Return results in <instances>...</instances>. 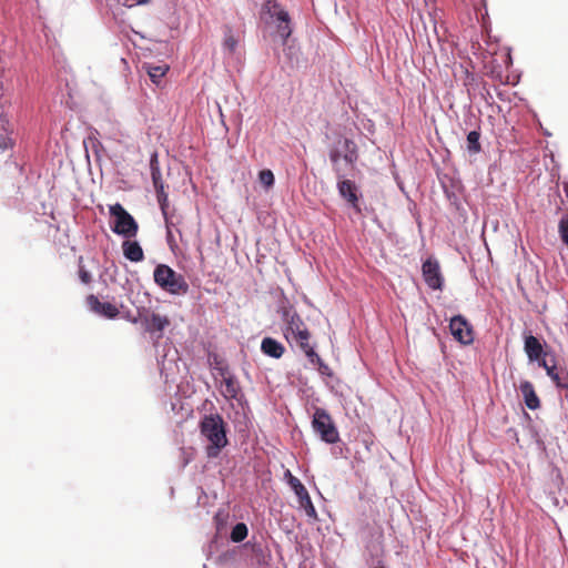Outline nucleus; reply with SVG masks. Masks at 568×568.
I'll use <instances>...</instances> for the list:
<instances>
[{
    "mask_svg": "<svg viewBox=\"0 0 568 568\" xmlns=\"http://www.w3.org/2000/svg\"><path fill=\"white\" fill-rule=\"evenodd\" d=\"M200 433L207 440L206 455L216 458L229 444L226 424L220 414L204 415L200 422Z\"/></svg>",
    "mask_w": 568,
    "mask_h": 568,
    "instance_id": "obj_1",
    "label": "nucleus"
},
{
    "mask_svg": "<svg viewBox=\"0 0 568 568\" xmlns=\"http://www.w3.org/2000/svg\"><path fill=\"white\" fill-rule=\"evenodd\" d=\"M328 158L335 175L354 169L358 158V146L349 138L338 135L328 146Z\"/></svg>",
    "mask_w": 568,
    "mask_h": 568,
    "instance_id": "obj_2",
    "label": "nucleus"
},
{
    "mask_svg": "<svg viewBox=\"0 0 568 568\" xmlns=\"http://www.w3.org/2000/svg\"><path fill=\"white\" fill-rule=\"evenodd\" d=\"M153 281L162 291L171 295H184L190 288L184 275L163 263L156 264Z\"/></svg>",
    "mask_w": 568,
    "mask_h": 568,
    "instance_id": "obj_3",
    "label": "nucleus"
},
{
    "mask_svg": "<svg viewBox=\"0 0 568 568\" xmlns=\"http://www.w3.org/2000/svg\"><path fill=\"white\" fill-rule=\"evenodd\" d=\"M262 11L270 17L271 23L275 27L276 36L281 39L282 44H285L293 32L288 11L277 0H265Z\"/></svg>",
    "mask_w": 568,
    "mask_h": 568,
    "instance_id": "obj_4",
    "label": "nucleus"
},
{
    "mask_svg": "<svg viewBox=\"0 0 568 568\" xmlns=\"http://www.w3.org/2000/svg\"><path fill=\"white\" fill-rule=\"evenodd\" d=\"M109 213L112 217L110 229L116 235H121L124 239L135 237L139 225L133 217L120 203H114L109 206Z\"/></svg>",
    "mask_w": 568,
    "mask_h": 568,
    "instance_id": "obj_5",
    "label": "nucleus"
},
{
    "mask_svg": "<svg viewBox=\"0 0 568 568\" xmlns=\"http://www.w3.org/2000/svg\"><path fill=\"white\" fill-rule=\"evenodd\" d=\"M312 427L326 444L339 442V433L331 415L321 407H316L312 418Z\"/></svg>",
    "mask_w": 568,
    "mask_h": 568,
    "instance_id": "obj_6",
    "label": "nucleus"
},
{
    "mask_svg": "<svg viewBox=\"0 0 568 568\" xmlns=\"http://www.w3.org/2000/svg\"><path fill=\"white\" fill-rule=\"evenodd\" d=\"M283 318L286 322L285 337L287 341L294 339L297 343L310 339V332L302 317L292 310L283 311Z\"/></svg>",
    "mask_w": 568,
    "mask_h": 568,
    "instance_id": "obj_7",
    "label": "nucleus"
},
{
    "mask_svg": "<svg viewBox=\"0 0 568 568\" xmlns=\"http://www.w3.org/2000/svg\"><path fill=\"white\" fill-rule=\"evenodd\" d=\"M341 175H335L337 182L336 187L338 195L345 200L348 205L356 210L357 212L361 211L358 206L359 197H361V191L357 184L353 181L347 179V172H341Z\"/></svg>",
    "mask_w": 568,
    "mask_h": 568,
    "instance_id": "obj_8",
    "label": "nucleus"
},
{
    "mask_svg": "<svg viewBox=\"0 0 568 568\" xmlns=\"http://www.w3.org/2000/svg\"><path fill=\"white\" fill-rule=\"evenodd\" d=\"M288 477V485L297 496L301 507L310 518L317 519V511L312 503L310 494L302 481L293 476L290 470L285 474Z\"/></svg>",
    "mask_w": 568,
    "mask_h": 568,
    "instance_id": "obj_9",
    "label": "nucleus"
},
{
    "mask_svg": "<svg viewBox=\"0 0 568 568\" xmlns=\"http://www.w3.org/2000/svg\"><path fill=\"white\" fill-rule=\"evenodd\" d=\"M538 366L545 369L546 375L551 379L558 392H568L567 367L558 366L554 359H542Z\"/></svg>",
    "mask_w": 568,
    "mask_h": 568,
    "instance_id": "obj_10",
    "label": "nucleus"
},
{
    "mask_svg": "<svg viewBox=\"0 0 568 568\" xmlns=\"http://www.w3.org/2000/svg\"><path fill=\"white\" fill-rule=\"evenodd\" d=\"M449 329L453 337L463 345H469L474 341L473 326L465 316L458 314L450 318Z\"/></svg>",
    "mask_w": 568,
    "mask_h": 568,
    "instance_id": "obj_11",
    "label": "nucleus"
},
{
    "mask_svg": "<svg viewBox=\"0 0 568 568\" xmlns=\"http://www.w3.org/2000/svg\"><path fill=\"white\" fill-rule=\"evenodd\" d=\"M422 273L429 288L434 291L443 288L444 277L437 260L428 257L422 265Z\"/></svg>",
    "mask_w": 568,
    "mask_h": 568,
    "instance_id": "obj_12",
    "label": "nucleus"
},
{
    "mask_svg": "<svg viewBox=\"0 0 568 568\" xmlns=\"http://www.w3.org/2000/svg\"><path fill=\"white\" fill-rule=\"evenodd\" d=\"M545 343L531 333L524 335V351L530 363H541L542 359H547V353L544 349Z\"/></svg>",
    "mask_w": 568,
    "mask_h": 568,
    "instance_id": "obj_13",
    "label": "nucleus"
},
{
    "mask_svg": "<svg viewBox=\"0 0 568 568\" xmlns=\"http://www.w3.org/2000/svg\"><path fill=\"white\" fill-rule=\"evenodd\" d=\"M135 307L138 310L139 317L143 320L145 324V329L151 334L159 332L160 337L164 328L170 324L169 318L156 313H151L150 315L144 316L143 313H148L146 308L139 305H135Z\"/></svg>",
    "mask_w": 568,
    "mask_h": 568,
    "instance_id": "obj_14",
    "label": "nucleus"
},
{
    "mask_svg": "<svg viewBox=\"0 0 568 568\" xmlns=\"http://www.w3.org/2000/svg\"><path fill=\"white\" fill-rule=\"evenodd\" d=\"M87 304L90 311L105 318L113 320L119 315V310L114 304L110 302H102L93 294L87 297Z\"/></svg>",
    "mask_w": 568,
    "mask_h": 568,
    "instance_id": "obj_15",
    "label": "nucleus"
},
{
    "mask_svg": "<svg viewBox=\"0 0 568 568\" xmlns=\"http://www.w3.org/2000/svg\"><path fill=\"white\" fill-rule=\"evenodd\" d=\"M123 255L130 262L139 263L144 260V252L138 241L128 239L122 243Z\"/></svg>",
    "mask_w": 568,
    "mask_h": 568,
    "instance_id": "obj_16",
    "label": "nucleus"
},
{
    "mask_svg": "<svg viewBox=\"0 0 568 568\" xmlns=\"http://www.w3.org/2000/svg\"><path fill=\"white\" fill-rule=\"evenodd\" d=\"M519 390L524 397L525 405L527 408L535 410L539 408L540 400L535 392V387L531 382L524 381L520 383Z\"/></svg>",
    "mask_w": 568,
    "mask_h": 568,
    "instance_id": "obj_17",
    "label": "nucleus"
},
{
    "mask_svg": "<svg viewBox=\"0 0 568 568\" xmlns=\"http://www.w3.org/2000/svg\"><path fill=\"white\" fill-rule=\"evenodd\" d=\"M261 351L263 354L277 359L283 355L284 346L275 338L264 337L261 343Z\"/></svg>",
    "mask_w": 568,
    "mask_h": 568,
    "instance_id": "obj_18",
    "label": "nucleus"
},
{
    "mask_svg": "<svg viewBox=\"0 0 568 568\" xmlns=\"http://www.w3.org/2000/svg\"><path fill=\"white\" fill-rule=\"evenodd\" d=\"M223 375V395L227 398L236 399L240 393V385L236 377L232 374L225 375L224 369H222Z\"/></svg>",
    "mask_w": 568,
    "mask_h": 568,
    "instance_id": "obj_19",
    "label": "nucleus"
},
{
    "mask_svg": "<svg viewBox=\"0 0 568 568\" xmlns=\"http://www.w3.org/2000/svg\"><path fill=\"white\" fill-rule=\"evenodd\" d=\"M11 130L9 129V120L4 114H0V149L2 151L12 146V139L10 136Z\"/></svg>",
    "mask_w": 568,
    "mask_h": 568,
    "instance_id": "obj_20",
    "label": "nucleus"
},
{
    "mask_svg": "<svg viewBox=\"0 0 568 568\" xmlns=\"http://www.w3.org/2000/svg\"><path fill=\"white\" fill-rule=\"evenodd\" d=\"M480 130L479 128L471 130L468 132L466 138V149L469 154H478L481 152V144H480Z\"/></svg>",
    "mask_w": 568,
    "mask_h": 568,
    "instance_id": "obj_21",
    "label": "nucleus"
},
{
    "mask_svg": "<svg viewBox=\"0 0 568 568\" xmlns=\"http://www.w3.org/2000/svg\"><path fill=\"white\" fill-rule=\"evenodd\" d=\"M143 68L146 70V73L149 74L151 81L156 85L161 83L162 78L166 74V72L170 69L168 64H144Z\"/></svg>",
    "mask_w": 568,
    "mask_h": 568,
    "instance_id": "obj_22",
    "label": "nucleus"
},
{
    "mask_svg": "<svg viewBox=\"0 0 568 568\" xmlns=\"http://www.w3.org/2000/svg\"><path fill=\"white\" fill-rule=\"evenodd\" d=\"M239 40L235 38L232 29L226 27L224 30L223 50L229 54H233L237 48Z\"/></svg>",
    "mask_w": 568,
    "mask_h": 568,
    "instance_id": "obj_23",
    "label": "nucleus"
},
{
    "mask_svg": "<svg viewBox=\"0 0 568 568\" xmlns=\"http://www.w3.org/2000/svg\"><path fill=\"white\" fill-rule=\"evenodd\" d=\"M247 534H248V528H247L246 524L237 523L231 530L230 539L233 542H241L247 537Z\"/></svg>",
    "mask_w": 568,
    "mask_h": 568,
    "instance_id": "obj_24",
    "label": "nucleus"
},
{
    "mask_svg": "<svg viewBox=\"0 0 568 568\" xmlns=\"http://www.w3.org/2000/svg\"><path fill=\"white\" fill-rule=\"evenodd\" d=\"M150 171H151V179L152 183L163 182L162 180V173L158 160V153H152L150 158Z\"/></svg>",
    "mask_w": 568,
    "mask_h": 568,
    "instance_id": "obj_25",
    "label": "nucleus"
},
{
    "mask_svg": "<svg viewBox=\"0 0 568 568\" xmlns=\"http://www.w3.org/2000/svg\"><path fill=\"white\" fill-rule=\"evenodd\" d=\"M301 349L304 352L310 363L316 365L322 358L315 352L314 347L308 344V341H303L298 343Z\"/></svg>",
    "mask_w": 568,
    "mask_h": 568,
    "instance_id": "obj_26",
    "label": "nucleus"
},
{
    "mask_svg": "<svg viewBox=\"0 0 568 568\" xmlns=\"http://www.w3.org/2000/svg\"><path fill=\"white\" fill-rule=\"evenodd\" d=\"M258 181L265 189H270L274 185L275 178L271 170L264 169L258 173Z\"/></svg>",
    "mask_w": 568,
    "mask_h": 568,
    "instance_id": "obj_27",
    "label": "nucleus"
},
{
    "mask_svg": "<svg viewBox=\"0 0 568 568\" xmlns=\"http://www.w3.org/2000/svg\"><path fill=\"white\" fill-rule=\"evenodd\" d=\"M156 200L160 206V210L164 216L166 227L169 229V216H168V209H169V195L168 193H161L156 195Z\"/></svg>",
    "mask_w": 568,
    "mask_h": 568,
    "instance_id": "obj_28",
    "label": "nucleus"
},
{
    "mask_svg": "<svg viewBox=\"0 0 568 568\" xmlns=\"http://www.w3.org/2000/svg\"><path fill=\"white\" fill-rule=\"evenodd\" d=\"M6 172L12 176L23 175L24 169L22 165H20L16 161H7L6 162Z\"/></svg>",
    "mask_w": 568,
    "mask_h": 568,
    "instance_id": "obj_29",
    "label": "nucleus"
},
{
    "mask_svg": "<svg viewBox=\"0 0 568 568\" xmlns=\"http://www.w3.org/2000/svg\"><path fill=\"white\" fill-rule=\"evenodd\" d=\"M528 432H529L530 438L536 443L537 447L540 449H545V443H544L542 436L540 435L537 427L534 425H529Z\"/></svg>",
    "mask_w": 568,
    "mask_h": 568,
    "instance_id": "obj_30",
    "label": "nucleus"
},
{
    "mask_svg": "<svg viewBox=\"0 0 568 568\" xmlns=\"http://www.w3.org/2000/svg\"><path fill=\"white\" fill-rule=\"evenodd\" d=\"M227 517L229 514L224 511H217L216 515L214 516V521L216 525V529L219 531L223 529V526L225 525Z\"/></svg>",
    "mask_w": 568,
    "mask_h": 568,
    "instance_id": "obj_31",
    "label": "nucleus"
},
{
    "mask_svg": "<svg viewBox=\"0 0 568 568\" xmlns=\"http://www.w3.org/2000/svg\"><path fill=\"white\" fill-rule=\"evenodd\" d=\"M559 233L562 242L568 245V221L560 220L559 222Z\"/></svg>",
    "mask_w": 568,
    "mask_h": 568,
    "instance_id": "obj_32",
    "label": "nucleus"
},
{
    "mask_svg": "<svg viewBox=\"0 0 568 568\" xmlns=\"http://www.w3.org/2000/svg\"><path fill=\"white\" fill-rule=\"evenodd\" d=\"M316 365H317V369L321 375L327 376V377H331L333 375L332 369L329 368V366L326 363L323 362V359H321Z\"/></svg>",
    "mask_w": 568,
    "mask_h": 568,
    "instance_id": "obj_33",
    "label": "nucleus"
},
{
    "mask_svg": "<svg viewBox=\"0 0 568 568\" xmlns=\"http://www.w3.org/2000/svg\"><path fill=\"white\" fill-rule=\"evenodd\" d=\"M88 143L91 144V148L93 149L94 153L98 154V152H99L98 149H99V146H101V143L97 139L89 138L88 142L84 141V146H85L87 151L89 149V144Z\"/></svg>",
    "mask_w": 568,
    "mask_h": 568,
    "instance_id": "obj_34",
    "label": "nucleus"
},
{
    "mask_svg": "<svg viewBox=\"0 0 568 568\" xmlns=\"http://www.w3.org/2000/svg\"><path fill=\"white\" fill-rule=\"evenodd\" d=\"M80 278L83 283L88 284L91 281V275L88 271L80 270Z\"/></svg>",
    "mask_w": 568,
    "mask_h": 568,
    "instance_id": "obj_35",
    "label": "nucleus"
},
{
    "mask_svg": "<svg viewBox=\"0 0 568 568\" xmlns=\"http://www.w3.org/2000/svg\"><path fill=\"white\" fill-rule=\"evenodd\" d=\"M153 186H154L156 195L161 194V193H165L163 182L153 183Z\"/></svg>",
    "mask_w": 568,
    "mask_h": 568,
    "instance_id": "obj_36",
    "label": "nucleus"
},
{
    "mask_svg": "<svg viewBox=\"0 0 568 568\" xmlns=\"http://www.w3.org/2000/svg\"><path fill=\"white\" fill-rule=\"evenodd\" d=\"M564 192H565L566 196L568 197V182L564 183Z\"/></svg>",
    "mask_w": 568,
    "mask_h": 568,
    "instance_id": "obj_37",
    "label": "nucleus"
},
{
    "mask_svg": "<svg viewBox=\"0 0 568 568\" xmlns=\"http://www.w3.org/2000/svg\"><path fill=\"white\" fill-rule=\"evenodd\" d=\"M332 453H333V455L337 456V455L342 454V448H339L338 450L336 448H333Z\"/></svg>",
    "mask_w": 568,
    "mask_h": 568,
    "instance_id": "obj_38",
    "label": "nucleus"
},
{
    "mask_svg": "<svg viewBox=\"0 0 568 568\" xmlns=\"http://www.w3.org/2000/svg\"><path fill=\"white\" fill-rule=\"evenodd\" d=\"M544 133H545V135H547V136H549V135H550V133H549L548 131H545Z\"/></svg>",
    "mask_w": 568,
    "mask_h": 568,
    "instance_id": "obj_39",
    "label": "nucleus"
},
{
    "mask_svg": "<svg viewBox=\"0 0 568 568\" xmlns=\"http://www.w3.org/2000/svg\"><path fill=\"white\" fill-rule=\"evenodd\" d=\"M3 88V83L0 81V90Z\"/></svg>",
    "mask_w": 568,
    "mask_h": 568,
    "instance_id": "obj_40",
    "label": "nucleus"
}]
</instances>
